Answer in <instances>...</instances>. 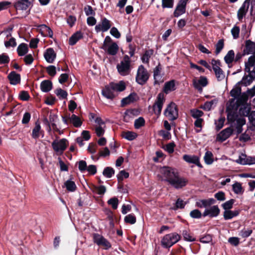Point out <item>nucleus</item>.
Returning <instances> with one entry per match:
<instances>
[{
	"label": "nucleus",
	"mask_w": 255,
	"mask_h": 255,
	"mask_svg": "<svg viewBox=\"0 0 255 255\" xmlns=\"http://www.w3.org/2000/svg\"><path fill=\"white\" fill-rule=\"evenodd\" d=\"M164 114L170 121H174L177 119L178 113L176 104L173 102L170 103L166 107Z\"/></svg>",
	"instance_id": "6e6552de"
},
{
	"label": "nucleus",
	"mask_w": 255,
	"mask_h": 255,
	"mask_svg": "<svg viewBox=\"0 0 255 255\" xmlns=\"http://www.w3.org/2000/svg\"><path fill=\"white\" fill-rule=\"evenodd\" d=\"M216 78L218 81H222L225 78V74L222 69L214 71Z\"/></svg>",
	"instance_id": "680f3d73"
},
{
	"label": "nucleus",
	"mask_w": 255,
	"mask_h": 255,
	"mask_svg": "<svg viewBox=\"0 0 255 255\" xmlns=\"http://www.w3.org/2000/svg\"><path fill=\"white\" fill-rule=\"evenodd\" d=\"M189 0H180L174 10L173 15L175 17H178L186 12V6Z\"/></svg>",
	"instance_id": "f8f14e48"
},
{
	"label": "nucleus",
	"mask_w": 255,
	"mask_h": 255,
	"mask_svg": "<svg viewBox=\"0 0 255 255\" xmlns=\"http://www.w3.org/2000/svg\"><path fill=\"white\" fill-rule=\"evenodd\" d=\"M252 233L253 230L252 229L246 230L244 229L240 232L239 235L243 238H247L249 237L252 234Z\"/></svg>",
	"instance_id": "6e6d98bb"
},
{
	"label": "nucleus",
	"mask_w": 255,
	"mask_h": 255,
	"mask_svg": "<svg viewBox=\"0 0 255 255\" xmlns=\"http://www.w3.org/2000/svg\"><path fill=\"white\" fill-rule=\"evenodd\" d=\"M117 68L119 74L122 76H127L130 72V57L126 55L123 59L117 65Z\"/></svg>",
	"instance_id": "20e7f679"
},
{
	"label": "nucleus",
	"mask_w": 255,
	"mask_h": 255,
	"mask_svg": "<svg viewBox=\"0 0 255 255\" xmlns=\"http://www.w3.org/2000/svg\"><path fill=\"white\" fill-rule=\"evenodd\" d=\"M215 200L213 198L208 199L198 200L196 202V206L199 208H207L215 203Z\"/></svg>",
	"instance_id": "393cba45"
},
{
	"label": "nucleus",
	"mask_w": 255,
	"mask_h": 255,
	"mask_svg": "<svg viewBox=\"0 0 255 255\" xmlns=\"http://www.w3.org/2000/svg\"><path fill=\"white\" fill-rule=\"evenodd\" d=\"M220 212V210L217 205H214L209 208H206L203 214V217L208 216L210 218L217 217Z\"/></svg>",
	"instance_id": "dca6fc26"
},
{
	"label": "nucleus",
	"mask_w": 255,
	"mask_h": 255,
	"mask_svg": "<svg viewBox=\"0 0 255 255\" xmlns=\"http://www.w3.org/2000/svg\"><path fill=\"white\" fill-rule=\"evenodd\" d=\"M46 61L49 63H52L56 57V54L52 48H48L44 53Z\"/></svg>",
	"instance_id": "5701e85b"
},
{
	"label": "nucleus",
	"mask_w": 255,
	"mask_h": 255,
	"mask_svg": "<svg viewBox=\"0 0 255 255\" xmlns=\"http://www.w3.org/2000/svg\"><path fill=\"white\" fill-rule=\"evenodd\" d=\"M122 136L124 138L130 141L134 139L136 137L137 134L134 132L128 131L124 132L122 134Z\"/></svg>",
	"instance_id": "a18cd8bd"
},
{
	"label": "nucleus",
	"mask_w": 255,
	"mask_h": 255,
	"mask_svg": "<svg viewBox=\"0 0 255 255\" xmlns=\"http://www.w3.org/2000/svg\"><path fill=\"white\" fill-rule=\"evenodd\" d=\"M190 216L194 219H199L201 217L202 214L199 210L195 209L190 212Z\"/></svg>",
	"instance_id": "052dcab7"
},
{
	"label": "nucleus",
	"mask_w": 255,
	"mask_h": 255,
	"mask_svg": "<svg viewBox=\"0 0 255 255\" xmlns=\"http://www.w3.org/2000/svg\"><path fill=\"white\" fill-rule=\"evenodd\" d=\"M38 27L40 30L41 34L44 36H48L49 37H52L53 32L49 27L47 26L45 24H41L39 25Z\"/></svg>",
	"instance_id": "c85d7f7f"
},
{
	"label": "nucleus",
	"mask_w": 255,
	"mask_h": 255,
	"mask_svg": "<svg viewBox=\"0 0 255 255\" xmlns=\"http://www.w3.org/2000/svg\"><path fill=\"white\" fill-rule=\"evenodd\" d=\"M238 83L235 87L231 91L230 95L235 100L241 93V88L238 85Z\"/></svg>",
	"instance_id": "58836bf2"
},
{
	"label": "nucleus",
	"mask_w": 255,
	"mask_h": 255,
	"mask_svg": "<svg viewBox=\"0 0 255 255\" xmlns=\"http://www.w3.org/2000/svg\"><path fill=\"white\" fill-rule=\"evenodd\" d=\"M28 51L27 45L22 43L18 45L17 48V51L19 56H22L26 54Z\"/></svg>",
	"instance_id": "c9c22d12"
},
{
	"label": "nucleus",
	"mask_w": 255,
	"mask_h": 255,
	"mask_svg": "<svg viewBox=\"0 0 255 255\" xmlns=\"http://www.w3.org/2000/svg\"><path fill=\"white\" fill-rule=\"evenodd\" d=\"M249 98L247 93L244 92L241 93L236 100L235 99H230L226 109L227 120L231 122H235L238 117V110L240 105L248 104L247 101Z\"/></svg>",
	"instance_id": "f03ea898"
},
{
	"label": "nucleus",
	"mask_w": 255,
	"mask_h": 255,
	"mask_svg": "<svg viewBox=\"0 0 255 255\" xmlns=\"http://www.w3.org/2000/svg\"><path fill=\"white\" fill-rule=\"evenodd\" d=\"M138 111L136 109H128L125 112V118L127 117L132 118L138 115Z\"/></svg>",
	"instance_id": "5fc2aeb1"
},
{
	"label": "nucleus",
	"mask_w": 255,
	"mask_h": 255,
	"mask_svg": "<svg viewBox=\"0 0 255 255\" xmlns=\"http://www.w3.org/2000/svg\"><path fill=\"white\" fill-rule=\"evenodd\" d=\"M70 122L73 124L75 127H80L82 125V122L80 118L76 115L73 114L69 117Z\"/></svg>",
	"instance_id": "ea45409f"
},
{
	"label": "nucleus",
	"mask_w": 255,
	"mask_h": 255,
	"mask_svg": "<svg viewBox=\"0 0 255 255\" xmlns=\"http://www.w3.org/2000/svg\"><path fill=\"white\" fill-rule=\"evenodd\" d=\"M240 30V27L236 25H235L231 29V33L234 39H237L239 37Z\"/></svg>",
	"instance_id": "338daca9"
},
{
	"label": "nucleus",
	"mask_w": 255,
	"mask_h": 255,
	"mask_svg": "<svg viewBox=\"0 0 255 255\" xmlns=\"http://www.w3.org/2000/svg\"><path fill=\"white\" fill-rule=\"evenodd\" d=\"M164 101V94L162 93H159L153 105V110L156 115H160Z\"/></svg>",
	"instance_id": "9d476101"
},
{
	"label": "nucleus",
	"mask_w": 255,
	"mask_h": 255,
	"mask_svg": "<svg viewBox=\"0 0 255 255\" xmlns=\"http://www.w3.org/2000/svg\"><path fill=\"white\" fill-rule=\"evenodd\" d=\"M108 204L111 205L114 209H116L119 204L118 199L116 197L112 198L108 201Z\"/></svg>",
	"instance_id": "4d7b16f0"
},
{
	"label": "nucleus",
	"mask_w": 255,
	"mask_h": 255,
	"mask_svg": "<svg viewBox=\"0 0 255 255\" xmlns=\"http://www.w3.org/2000/svg\"><path fill=\"white\" fill-rule=\"evenodd\" d=\"M111 27L110 21L106 17L102 18L101 22L95 26V30L97 32L101 31L106 32Z\"/></svg>",
	"instance_id": "4468645a"
},
{
	"label": "nucleus",
	"mask_w": 255,
	"mask_h": 255,
	"mask_svg": "<svg viewBox=\"0 0 255 255\" xmlns=\"http://www.w3.org/2000/svg\"><path fill=\"white\" fill-rule=\"evenodd\" d=\"M115 173V170L111 167H106L103 172V175L108 178H110Z\"/></svg>",
	"instance_id": "49530a36"
},
{
	"label": "nucleus",
	"mask_w": 255,
	"mask_h": 255,
	"mask_svg": "<svg viewBox=\"0 0 255 255\" xmlns=\"http://www.w3.org/2000/svg\"><path fill=\"white\" fill-rule=\"evenodd\" d=\"M83 37V34L81 31H77L74 33L69 38V43L70 45H75L77 42Z\"/></svg>",
	"instance_id": "7c9ffc66"
},
{
	"label": "nucleus",
	"mask_w": 255,
	"mask_h": 255,
	"mask_svg": "<svg viewBox=\"0 0 255 255\" xmlns=\"http://www.w3.org/2000/svg\"><path fill=\"white\" fill-rule=\"evenodd\" d=\"M149 77V74H148L147 70L143 65H140L137 70L135 77L136 82L139 85H143L147 82Z\"/></svg>",
	"instance_id": "0eeeda50"
},
{
	"label": "nucleus",
	"mask_w": 255,
	"mask_h": 255,
	"mask_svg": "<svg viewBox=\"0 0 255 255\" xmlns=\"http://www.w3.org/2000/svg\"><path fill=\"white\" fill-rule=\"evenodd\" d=\"M190 114L191 116L194 119L201 118L204 115L202 111L196 109H191L190 110Z\"/></svg>",
	"instance_id": "09e8293b"
},
{
	"label": "nucleus",
	"mask_w": 255,
	"mask_h": 255,
	"mask_svg": "<svg viewBox=\"0 0 255 255\" xmlns=\"http://www.w3.org/2000/svg\"><path fill=\"white\" fill-rule=\"evenodd\" d=\"M234 199H231L228 201H226L222 205L223 209L225 210H229L233 207V205L234 203Z\"/></svg>",
	"instance_id": "e2e57ef3"
},
{
	"label": "nucleus",
	"mask_w": 255,
	"mask_h": 255,
	"mask_svg": "<svg viewBox=\"0 0 255 255\" xmlns=\"http://www.w3.org/2000/svg\"><path fill=\"white\" fill-rule=\"evenodd\" d=\"M145 120L142 117H139L136 119L134 123V127L136 129H139L145 125Z\"/></svg>",
	"instance_id": "8fccbe9b"
},
{
	"label": "nucleus",
	"mask_w": 255,
	"mask_h": 255,
	"mask_svg": "<svg viewBox=\"0 0 255 255\" xmlns=\"http://www.w3.org/2000/svg\"><path fill=\"white\" fill-rule=\"evenodd\" d=\"M161 67L160 64L156 66L153 70V77L154 83L157 84L161 79Z\"/></svg>",
	"instance_id": "2f4dec72"
},
{
	"label": "nucleus",
	"mask_w": 255,
	"mask_h": 255,
	"mask_svg": "<svg viewBox=\"0 0 255 255\" xmlns=\"http://www.w3.org/2000/svg\"><path fill=\"white\" fill-rule=\"evenodd\" d=\"M31 5L29 0H19L14 3V6L17 10H25Z\"/></svg>",
	"instance_id": "6ab92c4d"
},
{
	"label": "nucleus",
	"mask_w": 255,
	"mask_h": 255,
	"mask_svg": "<svg viewBox=\"0 0 255 255\" xmlns=\"http://www.w3.org/2000/svg\"><path fill=\"white\" fill-rule=\"evenodd\" d=\"M124 221L126 223L134 224L136 222V219L133 214H130L125 216Z\"/></svg>",
	"instance_id": "3c124183"
},
{
	"label": "nucleus",
	"mask_w": 255,
	"mask_h": 255,
	"mask_svg": "<svg viewBox=\"0 0 255 255\" xmlns=\"http://www.w3.org/2000/svg\"><path fill=\"white\" fill-rule=\"evenodd\" d=\"M244 51L246 55L255 54V42L251 40H247Z\"/></svg>",
	"instance_id": "aec40b11"
},
{
	"label": "nucleus",
	"mask_w": 255,
	"mask_h": 255,
	"mask_svg": "<svg viewBox=\"0 0 255 255\" xmlns=\"http://www.w3.org/2000/svg\"><path fill=\"white\" fill-rule=\"evenodd\" d=\"M153 50L151 49L146 50L141 57L142 62L148 63L151 56L153 54Z\"/></svg>",
	"instance_id": "e433bc0d"
},
{
	"label": "nucleus",
	"mask_w": 255,
	"mask_h": 255,
	"mask_svg": "<svg viewBox=\"0 0 255 255\" xmlns=\"http://www.w3.org/2000/svg\"><path fill=\"white\" fill-rule=\"evenodd\" d=\"M234 58L235 52L234 50H230L224 57V60L227 64L229 65L234 61Z\"/></svg>",
	"instance_id": "4c0bfd02"
},
{
	"label": "nucleus",
	"mask_w": 255,
	"mask_h": 255,
	"mask_svg": "<svg viewBox=\"0 0 255 255\" xmlns=\"http://www.w3.org/2000/svg\"><path fill=\"white\" fill-rule=\"evenodd\" d=\"M93 239L94 243L99 246L102 247L105 250H109L112 247L111 243L108 240L98 233L93 234Z\"/></svg>",
	"instance_id": "1a4fd4ad"
},
{
	"label": "nucleus",
	"mask_w": 255,
	"mask_h": 255,
	"mask_svg": "<svg viewBox=\"0 0 255 255\" xmlns=\"http://www.w3.org/2000/svg\"><path fill=\"white\" fill-rule=\"evenodd\" d=\"M8 78L10 83L13 85H15L20 82V75L15 71L11 72L8 75Z\"/></svg>",
	"instance_id": "a878e982"
},
{
	"label": "nucleus",
	"mask_w": 255,
	"mask_h": 255,
	"mask_svg": "<svg viewBox=\"0 0 255 255\" xmlns=\"http://www.w3.org/2000/svg\"><path fill=\"white\" fill-rule=\"evenodd\" d=\"M250 4V1L246 0L238 11V18L241 20L246 15Z\"/></svg>",
	"instance_id": "4be33fe9"
},
{
	"label": "nucleus",
	"mask_w": 255,
	"mask_h": 255,
	"mask_svg": "<svg viewBox=\"0 0 255 255\" xmlns=\"http://www.w3.org/2000/svg\"><path fill=\"white\" fill-rule=\"evenodd\" d=\"M52 88V82L49 80H44L41 83L40 88L42 92H48L50 91Z\"/></svg>",
	"instance_id": "f704fd0d"
},
{
	"label": "nucleus",
	"mask_w": 255,
	"mask_h": 255,
	"mask_svg": "<svg viewBox=\"0 0 255 255\" xmlns=\"http://www.w3.org/2000/svg\"><path fill=\"white\" fill-rule=\"evenodd\" d=\"M182 235L184 239L186 241L193 242L195 241V239L187 230L183 231Z\"/></svg>",
	"instance_id": "13d9d810"
},
{
	"label": "nucleus",
	"mask_w": 255,
	"mask_h": 255,
	"mask_svg": "<svg viewBox=\"0 0 255 255\" xmlns=\"http://www.w3.org/2000/svg\"><path fill=\"white\" fill-rule=\"evenodd\" d=\"M129 176V173L125 170H121L117 175V178L119 181H122L124 178H127Z\"/></svg>",
	"instance_id": "0e129e2a"
},
{
	"label": "nucleus",
	"mask_w": 255,
	"mask_h": 255,
	"mask_svg": "<svg viewBox=\"0 0 255 255\" xmlns=\"http://www.w3.org/2000/svg\"><path fill=\"white\" fill-rule=\"evenodd\" d=\"M102 48L108 54L113 56L116 55L119 50L118 44L113 42L109 36L105 37Z\"/></svg>",
	"instance_id": "7ed1b4c3"
},
{
	"label": "nucleus",
	"mask_w": 255,
	"mask_h": 255,
	"mask_svg": "<svg viewBox=\"0 0 255 255\" xmlns=\"http://www.w3.org/2000/svg\"><path fill=\"white\" fill-rule=\"evenodd\" d=\"M183 159L187 163H193L198 167H202L200 163L199 158L196 155L185 154L183 156Z\"/></svg>",
	"instance_id": "b1692460"
},
{
	"label": "nucleus",
	"mask_w": 255,
	"mask_h": 255,
	"mask_svg": "<svg viewBox=\"0 0 255 255\" xmlns=\"http://www.w3.org/2000/svg\"><path fill=\"white\" fill-rule=\"evenodd\" d=\"M181 237L176 233L165 235L162 240L161 245L165 248H169L180 240Z\"/></svg>",
	"instance_id": "423d86ee"
},
{
	"label": "nucleus",
	"mask_w": 255,
	"mask_h": 255,
	"mask_svg": "<svg viewBox=\"0 0 255 255\" xmlns=\"http://www.w3.org/2000/svg\"><path fill=\"white\" fill-rule=\"evenodd\" d=\"M233 190L234 192L236 194H241L244 192V189L242 186L241 183L236 182L232 185Z\"/></svg>",
	"instance_id": "79ce46f5"
},
{
	"label": "nucleus",
	"mask_w": 255,
	"mask_h": 255,
	"mask_svg": "<svg viewBox=\"0 0 255 255\" xmlns=\"http://www.w3.org/2000/svg\"><path fill=\"white\" fill-rule=\"evenodd\" d=\"M228 121L230 123L231 126L233 129L235 128L236 129V132L237 135L242 133L243 131V126L246 124V120L244 118L238 117L236 118L235 122H231V121Z\"/></svg>",
	"instance_id": "9b49d317"
},
{
	"label": "nucleus",
	"mask_w": 255,
	"mask_h": 255,
	"mask_svg": "<svg viewBox=\"0 0 255 255\" xmlns=\"http://www.w3.org/2000/svg\"><path fill=\"white\" fill-rule=\"evenodd\" d=\"M64 185L67 190L69 192H74L76 190V185L75 182L71 180H67Z\"/></svg>",
	"instance_id": "c03bdc74"
},
{
	"label": "nucleus",
	"mask_w": 255,
	"mask_h": 255,
	"mask_svg": "<svg viewBox=\"0 0 255 255\" xmlns=\"http://www.w3.org/2000/svg\"><path fill=\"white\" fill-rule=\"evenodd\" d=\"M186 204V203L184 202L183 200L180 198H178L175 202V207L174 208V209H183L184 208Z\"/></svg>",
	"instance_id": "bf43d9fd"
},
{
	"label": "nucleus",
	"mask_w": 255,
	"mask_h": 255,
	"mask_svg": "<svg viewBox=\"0 0 255 255\" xmlns=\"http://www.w3.org/2000/svg\"><path fill=\"white\" fill-rule=\"evenodd\" d=\"M55 93L60 99H66L68 95L66 91L61 88L56 89L55 91Z\"/></svg>",
	"instance_id": "603ef678"
},
{
	"label": "nucleus",
	"mask_w": 255,
	"mask_h": 255,
	"mask_svg": "<svg viewBox=\"0 0 255 255\" xmlns=\"http://www.w3.org/2000/svg\"><path fill=\"white\" fill-rule=\"evenodd\" d=\"M137 96L135 93L130 94L128 97L122 99L121 105L122 107L129 104L136 100Z\"/></svg>",
	"instance_id": "c756f323"
},
{
	"label": "nucleus",
	"mask_w": 255,
	"mask_h": 255,
	"mask_svg": "<svg viewBox=\"0 0 255 255\" xmlns=\"http://www.w3.org/2000/svg\"><path fill=\"white\" fill-rule=\"evenodd\" d=\"M102 94L104 97L108 99H113L117 95L116 93L112 88L110 84L105 86L102 90Z\"/></svg>",
	"instance_id": "f3484780"
},
{
	"label": "nucleus",
	"mask_w": 255,
	"mask_h": 255,
	"mask_svg": "<svg viewBox=\"0 0 255 255\" xmlns=\"http://www.w3.org/2000/svg\"><path fill=\"white\" fill-rule=\"evenodd\" d=\"M238 110V114L241 116L248 117L251 112V105L249 104H240Z\"/></svg>",
	"instance_id": "412c9836"
},
{
	"label": "nucleus",
	"mask_w": 255,
	"mask_h": 255,
	"mask_svg": "<svg viewBox=\"0 0 255 255\" xmlns=\"http://www.w3.org/2000/svg\"><path fill=\"white\" fill-rule=\"evenodd\" d=\"M217 102L218 100L216 99H213L210 101L206 102L201 106V108L205 111H209L216 107Z\"/></svg>",
	"instance_id": "72a5a7b5"
},
{
	"label": "nucleus",
	"mask_w": 255,
	"mask_h": 255,
	"mask_svg": "<svg viewBox=\"0 0 255 255\" xmlns=\"http://www.w3.org/2000/svg\"><path fill=\"white\" fill-rule=\"evenodd\" d=\"M174 0H162L161 6L163 8H172L174 6Z\"/></svg>",
	"instance_id": "de8ad7c7"
},
{
	"label": "nucleus",
	"mask_w": 255,
	"mask_h": 255,
	"mask_svg": "<svg viewBox=\"0 0 255 255\" xmlns=\"http://www.w3.org/2000/svg\"><path fill=\"white\" fill-rule=\"evenodd\" d=\"M175 89V81L174 80H172L166 82L164 84L163 91L166 94H168L169 92L174 91Z\"/></svg>",
	"instance_id": "cd10ccee"
},
{
	"label": "nucleus",
	"mask_w": 255,
	"mask_h": 255,
	"mask_svg": "<svg viewBox=\"0 0 255 255\" xmlns=\"http://www.w3.org/2000/svg\"><path fill=\"white\" fill-rule=\"evenodd\" d=\"M110 85L115 91L116 94H117L118 92L124 91L126 89L125 83L123 81H121L117 83L111 82L110 83Z\"/></svg>",
	"instance_id": "bb28decb"
},
{
	"label": "nucleus",
	"mask_w": 255,
	"mask_h": 255,
	"mask_svg": "<svg viewBox=\"0 0 255 255\" xmlns=\"http://www.w3.org/2000/svg\"><path fill=\"white\" fill-rule=\"evenodd\" d=\"M204 159L206 164L210 165L213 163L214 161L213 154L210 151H207L205 152L204 156Z\"/></svg>",
	"instance_id": "a19ab883"
},
{
	"label": "nucleus",
	"mask_w": 255,
	"mask_h": 255,
	"mask_svg": "<svg viewBox=\"0 0 255 255\" xmlns=\"http://www.w3.org/2000/svg\"><path fill=\"white\" fill-rule=\"evenodd\" d=\"M224 46V42L223 39H220L215 45L216 50L215 53L216 55L219 54Z\"/></svg>",
	"instance_id": "864d4df0"
},
{
	"label": "nucleus",
	"mask_w": 255,
	"mask_h": 255,
	"mask_svg": "<svg viewBox=\"0 0 255 255\" xmlns=\"http://www.w3.org/2000/svg\"><path fill=\"white\" fill-rule=\"evenodd\" d=\"M225 120V119L224 118L220 117L218 119V121L215 122L216 128L217 130H220L223 128L224 126Z\"/></svg>",
	"instance_id": "69168bd1"
},
{
	"label": "nucleus",
	"mask_w": 255,
	"mask_h": 255,
	"mask_svg": "<svg viewBox=\"0 0 255 255\" xmlns=\"http://www.w3.org/2000/svg\"><path fill=\"white\" fill-rule=\"evenodd\" d=\"M58 138V136H57L56 139L52 142L51 146L57 155H61L67 148L69 142L66 138Z\"/></svg>",
	"instance_id": "39448f33"
},
{
	"label": "nucleus",
	"mask_w": 255,
	"mask_h": 255,
	"mask_svg": "<svg viewBox=\"0 0 255 255\" xmlns=\"http://www.w3.org/2000/svg\"><path fill=\"white\" fill-rule=\"evenodd\" d=\"M44 132L41 129V126L38 121H37L35 123V126L32 129L31 136L34 139H37L40 136L42 137L44 136Z\"/></svg>",
	"instance_id": "a211bd4d"
},
{
	"label": "nucleus",
	"mask_w": 255,
	"mask_h": 255,
	"mask_svg": "<svg viewBox=\"0 0 255 255\" xmlns=\"http://www.w3.org/2000/svg\"><path fill=\"white\" fill-rule=\"evenodd\" d=\"M234 132L231 127H228L220 131L217 135L216 140L218 141L223 142L227 139Z\"/></svg>",
	"instance_id": "2eb2a0df"
},
{
	"label": "nucleus",
	"mask_w": 255,
	"mask_h": 255,
	"mask_svg": "<svg viewBox=\"0 0 255 255\" xmlns=\"http://www.w3.org/2000/svg\"><path fill=\"white\" fill-rule=\"evenodd\" d=\"M158 177L162 181L167 182L176 189L186 186L187 180L181 177L177 170L169 166H163L159 169Z\"/></svg>",
	"instance_id": "f257e3e1"
},
{
	"label": "nucleus",
	"mask_w": 255,
	"mask_h": 255,
	"mask_svg": "<svg viewBox=\"0 0 255 255\" xmlns=\"http://www.w3.org/2000/svg\"><path fill=\"white\" fill-rule=\"evenodd\" d=\"M46 71L48 74L51 76H54L56 74V68L54 65L48 66L46 68Z\"/></svg>",
	"instance_id": "774afa93"
},
{
	"label": "nucleus",
	"mask_w": 255,
	"mask_h": 255,
	"mask_svg": "<svg viewBox=\"0 0 255 255\" xmlns=\"http://www.w3.org/2000/svg\"><path fill=\"white\" fill-rule=\"evenodd\" d=\"M248 72L249 73V77L246 76L243 78V80L246 84H250L255 79V71L253 70L251 71L250 70Z\"/></svg>",
	"instance_id": "37998d69"
},
{
	"label": "nucleus",
	"mask_w": 255,
	"mask_h": 255,
	"mask_svg": "<svg viewBox=\"0 0 255 255\" xmlns=\"http://www.w3.org/2000/svg\"><path fill=\"white\" fill-rule=\"evenodd\" d=\"M255 66V54H252L248 58V60L245 63V70L246 72H250L252 67Z\"/></svg>",
	"instance_id": "473e14b6"
},
{
	"label": "nucleus",
	"mask_w": 255,
	"mask_h": 255,
	"mask_svg": "<svg viewBox=\"0 0 255 255\" xmlns=\"http://www.w3.org/2000/svg\"><path fill=\"white\" fill-rule=\"evenodd\" d=\"M208 83L207 78L205 76H200L199 79L194 78L193 80L194 87L200 93L203 91V87L207 85Z\"/></svg>",
	"instance_id": "ddd939ff"
}]
</instances>
